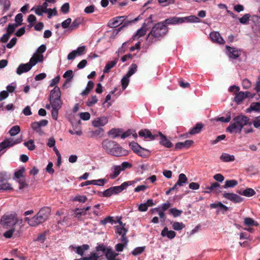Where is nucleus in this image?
I'll use <instances>...</instances> for the list:
<instances>
[{
  "label": "nucleus",
  "instance_id": "nucleus-1",
  "mask_svg": "<svg viewBox=\"0 0 260 260\" xmlns=\"http://www.w3.org/2000/svg\"><path fill=\"white\" fill-rule=\"evenodd\" d=\"M102 145L106 152L112 156L121 157L128 154V150L123 148L115 141L105 139L103 141Z\"/></svg>",
  "mask_w": 260,
  "mask_h": 260
},
{
  "label": "nucleus",
  "instance_id": "nucleus-2",
  "mask_svg": "<svg viewBox=\"0 0 260 260\" xmlns=\"http://www.w3.org/2000/svg\"><path fill=\"white\" fill-rule=\"evenodd\" d=\"M168 31V27L162 22H159L154 25L148 34L146 40L149 43L152 44L165 37Z\"/></svg>",
  "mask_w": 260,
  "mask_h": 260
},
{
  "label": "nucleus",
  "instance_id": "nucleus-3",
  "mask_svg": "<svg viewBox=\"0 0 260 260\" xmlns=\"http://www.w3.org/2000/svg\"><path fill=\"white\" fill-rule=\"evenodd\" d=\"M233 120L234 122L231 123L226 129V131L231 134L235 131L241 133L244 126H250L252 124V122H249V118L242 114L234 117Z\"/></svg>",
  "mask_w": 260,
  "mask_h": 260
},
{
  "label": "nucleus",
  "instance_id": "nucleus-4",
  "mask_svg": "<svg viewBox=\"0 0 260 260\" xmlns=\"http://www.w3.org/2000/svg\"><path fill=\"white\" fill-rule=\"evenodd\" d=\"M136 182L134 181H128L124 182L119 186H112L106 189L104 191H98L97 194L100 197L108 198L113 194H117L122 192L126 188L133 185Z\"/></svg>",
  "mask_w": 260,
  "mask_h": 260
},
{
  "label": "nucleus",
  "instance_id": "nucleus-5",
  "mask_svg": "<svg viewBox=\"0 0 260 260\" xmlns=\"http://www.w3.org/2000/svg\"><path fill=\"white\" fill-rule=\"evenodd\" d=\"M95 249L97 252L102 251L105 254L107 260H120L116 259L118 253L113 251L112 248L110 246H108L103 243H98Z\"/></svg>",
  "mask_w": 260,
  "mask_h": 260
},
{
  "label": "nucleus",
  "instance_id": "nucleus-6",
  "mask_svg": "<svg viewBox=\"0 0 260 260\" xmlns=\"http://www.w3.org/2000/svg\"><path fill=\"white\" fill-rule=\"evenodd\" d=\"M22 141L21 137L17 139L12 138H6L2 142L0 143V153L4 154L6 150L15 145L19 144Z\"/></svg>",
  "mask_w": 260,
  "mask_h": 260
},
{
  "label": "nucleus",
  "instance_id": "nucleus-7",
  "mask_svg": "<svg viewBox=\"0 0 260 260\" xmlns=\"http://www.w3.org/2000/svg\"><path fill=\"white\" fill-rule=\"evenodd\" d=\"M17 215L15 213L5 214L1 218L0 224L4 228L13 227L17 223Z\"/></svg>",
  "mask_w": 260,
  "mask_h": 260
},
{
  "label": "nucleus",
  "instance_id": "nucleus-8",
  "mask_svg": "<svg viewBox=\"0 0 260 260\" xmlns=\"http://www.w3.org/2000/svg\"><path fill=\"white\" fill-rule=\"evenodd\" d=\"M242 52V49L240 48L229 46H226L225 47V53L230 61L233 62L234 60H237L241 61L239 57L241 56Z\"/></svg>",
  "mask_w": 260,
  "mask_h": 260
},
{
  "label": "nucleus",
  "instance_id": "nucleus-9",
  "mask_svg": "<svg viewBox=\"0 0 260 260\" xmlns=\"http://www.w3.org/2000/svg\"><path fill=\"white\" fill-rule=\"evenodd\" d=\"M49 100L50 104H62L61 100V91L58 86H55L50 91Z\"/></svg>",
  "mask_w": 260,
  "mask_h": 260
},
{
  "label": "nucleus",
  "instance_id": "nucleus-10",
  "mask_svg": "<svg viewBox=\"0 0 260 260\" xmlns=\"http://www.w3.org/2000/svg\"><path fill=\"white\" fill-rule=\"evenodd\" d=\"M48 3L45 2L41 5H38L32 7L30 11H34L38 16H42L43 14L51 11V8H48Z\"/></svg>",
  "mask_w": 260,
  "mask_h": 260
},
{
  "label": "nucleus",
  "instance_id": "nucleus-11",
  "mask_svg": "<svg viewBox=\"0 0 260 260\" xmlns=\"http://www.w3.org/2000/svg\"><path fill=\"white\" fill-rule=\"evenodd\" d=\"M25 220L27 221L28 224L31 226H35L46 220L44 217L39 212L30 219L26 217Z\"/></svg>",
  "mask_w": 260,
  "mask_h": 260
},
{
  "label": "nucleus",
  "instance_id": "nucleus-12",
  "mask_svg": "<svg viewBox=\"0 0 260 260\" xmlns=\"http://www.w3.org/2000/svg\"><path fill=\"white\" fill-rule=\"evenodd\" d=\"M127 18L125 16H121L115 17L112 19L110 20L107 24V26L111 28H115L121 25L123 22L124 20H125Z\"/></svg>",
  "mask_w": 260,
  "mask_h": 260
},
{
  "label": "nucleus",
  "instance_id": "nucleus-13",
  "mask_svg": "<svg viewBox=\"0 0 260 260\" xmlns=\"http://www.w3.org/2000/svg\"><path fill=\"white\" fill-rule=\"evenodd\" d=\"M222 196L224 198L234 203H239L243 201L242 197L234 193L224 192Z\"/></svg>",
  "mask_w": 260,
  "mask_h": 260
},
{
  "label": "nucleus",
  "instance_id": "nucleus-14",
  "mask_svg": "<svg viewBox=\"0 0 260 260\" xmlns=\"http://www.w3.org/2000/svg\"><path fill=\"white\" fill-rule=\"evenodd\" d=\"M210 207L212 209L216 208V213L217 214L219 212H221L222 214H224L229 209L228 206L222 204L221 202L212 203L210 205Z\"/></svg>",
  "mask_w": 260,
  "mask_h": 260
},
{
  "label": "nucleus",
  "instance_id": "nucleus-15",
  "mask_svg": "<svg viewBox=\"0 0 260 260\" xmlns=\"http://www.w3.org/2000/svg\"><path fill=\"white\" fill-rule=\"evenodd\" d=\"M162 22L165 25H176L184 23V20L182 17H177L176 16L171 17L166 19Z\"/></svg>",
  "mask_w": 260,
  "mask_h": 260
},
{
  "label": "nucleus",
  "instance_id": "nucleus-16",
  "mask_svg": "<svg viewBox=\"0 0 260 260\" xmlns=\"http://www.w3.org/2000/svg\"><path fill=\"white\" fill-rule=\"evenodd\" d=\"M158 136L160 137L159 144L167 148H170L173 146L171 141L167 138V137L162 134L161 132H159Z\"/></svg>",
  "mask_w": 260,
  "mask_h": 260
},
{
  "label": "nucleus",
  "instance_id": "nucleus-17",
  "mask_svg": "<svg viewBox=\"0 0 260 260\" xmlns=\"http://www.w3.org/2000/svg\"><path fill=\"white\" fill-rule=\"evenodd\" d=\"M108 122V118L106 116H101L94 119L92 122V125L96 127L104 126Z\"/></svg>",
  "mask_w": 260,
  "mask_h": 260
},
{
  "label": "nucleus",
  "instance_id": "nucleus-18",
  "mask_svg": "<svg viewBox=\"0 0 260 260\" xmlns=\"http://www.w3.org/2000/svg\"><path fill=\"white\" fill-rule=\"evenodd\" d=\"M138 134L140 137H143L144 139H149L150 140H154L158 137V134L153 135L147 129H141L139 132Z\"/></svg>",
  "mask_w": 260,
  "mask_h": 260
},
{
  "label": "nucleus",
  "instance_id": "nucleus-19",
  "mask_svg": "<svg viewBox=\"0 0 260 260\" xmlns=\"http://www.w3.org/2000/svg\"><path fill=\"white\" fill-rule=\"evenodd\" d=\"M193 143V141L191 140H187L184 142H178L175 145L174 150H178L183 148H189Z\"/></svg>",
  "mask_w": 260,
  "mask_h": 260
},
{
  "label": "nucleus",
  "instance_id": "nucleus-20",
  "mask_svg": "<svg viewBox=\"0 0 260 260\" xmlns=\"http://www.w3.org/2000/svg\"><path fill=\"white\" fill-rule=\"evenodd\" d=\"M209 36L211 40L215 43L220 44H222L224 43V39L221 37L218 31L211 32Z\"/></svg>",
  "mask_w": 260,
  "mask_h": 260
},
{
  "label": "nucleus",
  "instance_id": "nucleus-21",
  "mask_svg": "<svg viewBox=\"0 0 260 260\" xmlns=\"http://www.w3.org/2000/svg\"><path fill=\"white\" fill-rule=\"evenodd\" d=\"M160 235L162 237H166L170 239H173L176 237V233L174 231L169 230L168 228L166 226L161 231Z\"/></svg>",
  "mask_w": 260,
  "mask_h": 260
},
{
  "label": "nucleus",
  "instance_id": "nucleus-22",
  "mask_svg": "<svg viewBox=\"0 0 260 260\" xmlns=\"http://www.w3.org/2000/svg\"><path fill=\"white\" fill-rule=\"evenodd\" d=\"M52 107L51 116L54 120L58 118V111L61 108L62 104H51Z\"/></svg>",
  "mask_w": 260,
  "mask_h": 260
},
{
  "label": "nucleus",
  "instance_id": "nucleus-23",
  "mask_svg": "<svg viewBox=\"0 0 260 260\" xmlns=\"http://www.w3.org/2000/svg\"><path fill=\"white\" fill-rule=\"evenodd\" d=\"M119 165H114L111 168V173L110 174V178L112 179L116 178L119 176L121 172Z\"/></svg>",
  "mask_w": 260,
  "mask_h": 260
},
{
  "label": "nucleus",
  "instance_id": "nucleus-24",
  "mask_svg": "<svg viewBox=\"0 0 260 260\" xmlns=\"http://www.w3.org/2000/svg\"><path fill=\"white\" fill-rule=\"evenodd\" d=\"M31 69L28 66L27 63H21L16 70V73L20 75L24 73H26L30 71Z\"/></svg>",
  "mask_w": 260,
  "mask_h": 260
},
{
  "label": "nucleus",
  "instance_id": "nucleus-25",
  "mask_svg": "<svg viewBox=\"0 0 260 260\" xmlns=\"http://www.w3.org/2000/svg\"><path fill=\"white\" fill-rule=\"evenodd\" d=\"M237 193L246 197H252L256 193L254 190L251 188H246L243 190H238L237 191Z\"/></svg>",
  "mask_w": 260,
  "mask_h": 260
},
{
  "label": "nucleus",
  "instance_id": "nucleus-26",
  "mask_svg": "<svg viewBox=\"0 0 260 260\" xmlns=\"http://www.w3.org/2000/svg\"><path fill=\"white\" fill-rule=\"evenodd\" d=\"M122 133V129L119 128H113L110 129L108 135L111 137L113 139H115L117 137H120V134Z\"/></svg>",
  "mask_w": 260,
  "mask_h": 260
},
{
  "label": "nucleus",
  "instance_id": "nucleus-27",
  "mask_svg": "<svg viewBox=\"0 0 260 260\" xmlns=\"http://www.w3.org/2000/svg\"><path fill=\"white\" fill-rule=\"evenodd\" d=\"M76 249V253L78 254L83 256L84 254L85 251L88 250L89 249V246L88 244H84L81 246L75 247Z\"/></svg>",
  "mask_w": 260,
  "mask_h": 260
},
{
  "label": "nucleus",
  "instance_id": "nucleus-28",
  "mask_svg": "<svg viewBox=\"0 0 260 260\" xmlns=\"http://www.w3.org/2000/svg\"><path fill=\"white\" fill-rule=\"evenodd\" d=\"M146 30H147L142 26L140 28L138 29L137 31L133 35L131 39L135 40L144 36L146 32Z\"/></svg>",
  "mask_w": 260,
  "mask_h": 260
},
{
  "label": "nucleus",
  "instance_id": "nucleus-29",
  "mask_svg": "<svg viewBox=\"0 0 260 260\" xmlns=\"http://www.w3.org/2000/svg\"><path fill=\"white\" fill-rule=\"evenodd\" d=\"M187 182V178L186 175L183 173H181L179 174L178 179L175 184L177 186H183L184 184H186Z\"/></svg>",
  "mask_w": 260,
  "mask_h": 260
},
{
  "label": "nucleus",
  "instance_id": "nucleus-30",
  "mask_svg": "<svg viewBox=\"0 0 260 260\" xmlns=\"http://www.w3.org/2000/svg\"><path fill=\"white\" fill-rule=\"evenodd\" d=\"M183 19L184 22L189 23H200L201 22V19L195 15H190L189 16L182 17Z\"/></svg>",
  "mask_w": 260,
  "mask_h": 260
},
{
  "label": "nucleus",
  "instance_id": "nucleus-31",
  "mask_svg": "<svg viewBox=\"0 0 260 260\" xmlns=\"http://www.w3.org/2000/svg\"><path fill=\"white\" fill-rule=\"evenodd\" d=\"M138 155L143 158L148 157L150 155V151L147 149L143 148L141 146L140 148L136 152Z\"/></svg>",
  "mask_w": 260,
  "mask_h": 260
},
{
  "label": "nucleus",
  "instance_id": "nucleus-32",
  "mask_svg": "<svg viewBox=\"0 0 260 260\" xmlns=\"http://www.w3.org/2000/svg\"><path fill=\"white\" fill-rule=\"evenodd\" d=\"M13 234H14L15 237L19 236V233L18 231H17L16 233H15V230L14 228H12L10 230L6 231L4 233L3 236L6 238L9 239L12 237Z\"/></svg>",
  "mask_w": 260,
  "mask_h": 260
},
{
  "label": "nucleus",
  "instance_id": "nucleus-33",
  "mask_svg": "<svg viewBox=\"0 0 260 260\" xmlns=\"http://www.w3.org/2000/svg\"><path fill=\"white\" fill-rule=\"evenodd\" d=\"M118 58H115L114 60L108 61L103 70L104 73H107L109 72L110 70L113 68L117 63Z\"/></svg>",
  "mask_w": 260,
  "mask_h": 260
},
{
  "label": "nucleus",
  "instance_id": "nucleus-34",
  "mask_svg": "<svg viewBox=\"0 0 260 260\" xmlns=\"http://www.w3.org/2000/svg\"><path fill=\"white\" fill-rule=\"evenodd\" d=\"M220 159L223 162H232L235 160V156L226 153H222Z\"/></svg>",
  "mask_w": 260,
  "mask_h": 260
},
{
  "label": "nucleus",
  "instance_id": "nucleus-35",
  "mask_svg": "<svg viewBox=\"0 0 260 260\" xmlns=\"http://www.w3.org/2000/svg\"><path fill=\"white\" fill-rule=\"evenodd\" d=\"M203 127V124H202L201 123H197L194 126H193L190 129L189 133L190 135H195L199 134L201 131Z\"/></svg>",
  "mask_w": 260,
  "mask_h": 260
},
{
  "label": "nucleus",
  "instance_id": "nucleus-36",
  "mask_svg": "<svg viewBox=\"0 0 260 260\" xmlns=\"http://www.w3.org/2000/svg\"><path fill=\"white\" fill-rule=\"evenodd\" d=\"M238 181L236 180H226L225 181L224 185L222 186V188L228 189L229 188H233L238 184Z\"/></svg>",
  "mask_w": 260,
  "mask_h": 260
},
{
  "label": "nucleus",
  "instance_id": "nucleus-37",
  "mask_svg": "<svg viewBox=\"0 0 260 260\" xmlns=\"http://www.w3.org/2000/svg\"><path fill=\"white\" fill-rule=\"evenodd\" d=\"M82 19L81 18H77L71 22L70 26V30L72 31L77 28L79 25L82 23Z\"/></svg>",
  "mask_w": 260,
  "mask_h": 260
},
{
  "label": "nucleus",
  "instance_id": "nucleus-38",
  "mask_svg": "<svg viewBox=\"0 0 260 260\" xmlns=\"http://www.w3.org/2000/svg\"><path fill=\"white\" fill-rule=\"evenodd\" d=\"M94 86V83L93 81L89 80L87 84L85 89L81 93L82 96L87 95L89 92L92 90Z\"/></svg>",
  "mask_w": 260,
  "mask_h": 260
},
{
  "label": "nucleus",
  "instance_id": "nucleus-39",
  "mask_svg": "<svg viewBox=\"0 0 260 260\" xmlns=\"http://www.w3.org/2000/svg\"><path fill=\"white\" fill-rule=\"evenodd\" d=\"M110 223L111 224L113 225L114 224H116V221L113 219V217L111 216H108L106 217H105L103 220H101L100 221V224L102 225H106L107 223Z\"/></svg>",
  "mask_w": 260,
  "mask_h": 260
},
{
  "label": "nucleus",
  "instance_id": "nucleus-40",
  "mask_svg": "<svg viewBox=\"0 0 260 260\" xmlns=\"http://www.w3.org/2000/svg\"><path fill=\"white\" fill-rule=\"evenodd\" d=\"M252 111H260V103L256 102L252 103L250 107L247 109V112H251Z\"/></svg>",
  "mask_w": 260,
  "mask_h": 260
},
{
  "label": "nucleus",
  "instance_id": "nucleus-41",
  "mask_svg": "<svg viewBox=\"0 0 260 260\" xmlns=\"http://www.w3.org/2000/svg\"><path fill=\"white\" fill-rule=\"evenodd\" d=\"M38 212L42 215L45 219L47 220L50 214L51 209L49 207H44L41 208Z\"/></svg>",
  "mask_w": 260,
  "mask_h": 260
},
{
  "label": "nucleus",
  "instance_id": "nucleus-42",
  "mask_svg": "<svg viewBox=\"0 0 260 260\" xmlns=\"http://www.w3.org/2000/svg\"><path fill=\"white\" fill-rule=\"evenodd\" d=\"M25 171V169L24 167H20L18 170H16L14 173V179H17L23 177H25L23 175V173Z\"/></svg>",
  "mask_w": 260,
  "mask_h": 260
},
{
  "label": "nucleus",
  "instance_id": "nucleus-43",
  "mask_svg": "<svg viewBox=\"0 0 260 260\" xmlns=\"http://www.w3.org/2000/svg\"><path fill=\"white\" fill-rule=\"evenodd\" d=\"M245 99V95H244V92L240 91L234 97V101L238 104H239Z\"/></svg>",
  "mask_w": 260,
  "mask_h": 260
},
{
  "label": "nucleus",
  "instance_id": "nucleus-44",
  "mask_svg": "<svg viewBox=\"0 0 260 260\" xmlns=\"http://www.w3.org/2000/svg\"><path fill=\"white\" fill-rule=\"evenodd\" d=\"M244 224L247 226H257L258 223L257 221H254L252 218L245 217L244 219Z\"/></svg>",
  "mask_w": 260,
  "mask_h": 260
},
{
  "label": "nucleus",
  "instance_id": "nucleus-45",
  "mask_svg": "<svg viewBox=\"0 0 260 260\" xmlns=\"http://www.w3.org/2000/svg\"><path fill=\"white\" fill-rule=\"evenodd\" d=\"M231 119V115L230 112H228L226 114V117H217L215 118V120L216 121H218V122L219 121V122H224V123L229 122L230 121Z\"/></svg>",
  "mask_w": 260,
  "mask_h": 260
},
{
  "label": "nucleus",
  "instance_id": "nucleus-46",
  "mask_svg": "<svg viewBox=\"0 0 260 260\" xmlns=\"http://www.w3.org/2000/svg\"><path fill=\"white\" fill-rule=\"evenodd\" d=\"M20 132V127L19 125L12 126L9 131V134L11 136H15Z\"/></svg>",
  "mask_w": 260,
  "mask_h": 260
},
{
  "label": "nucleus",
  "instance_id": "nucleus-47",
  "mask_svg": "<svg viewBox=\"0 0 260 260\" xmlns=\"http://www.w3.org/2000/svg\"><path fill=\"white\" fill-rule=\"evenodd\" d=\"M137 71V66L135 63L132 64L129 69L128 71H127V73L126 74V75L128 76V77H130L132 76L133 74H134Z\"/></svg>",
  "mask_w": 260,
  "mask_h": 260
},
{
  "label": "nucleus",
  "instance_id": "nucleus-48",
  "mask_svg": "<svg viewBox=\"0 0 260 260\" xmlns=\"http://www.w3.org/2000/svg\"><path fill=\"white\" fill-rule=\"evenodd\" d=\"M129 78L127 75H124L121 80V84L123 90H125L129 83Z\"/></svg>",
  "mask_w": 260,
  "mask_h": 260
},
{
  "label": "nucleus",
  "instance_id": "nucleus-49",
  "mask_svg": "<svg viewBox=\"0 0 260 260\" xmlns=\"http://www.w3.org/2000/svg\"><path fill=\"white\" fill-rule=\"evenodd\" d=\"M23 145L27 148L30 151H32L35 149L36 146L34 143V141L32 139L29 140L27 142H25Z\"/></svg>",
  "mask_w": 260,
  "mask_h": 260
},
{
  "label": "nucleus",
  "instance_id": "nucleus-50",
  "mask_svg": "<svg viewBox=\"0 0 260 260\" xmlns=\"http://www.w3.org/2000/svg\"><path fill=\"white\" fill-rule=\"evenodd\" d=\"M11 2L10 0H4L0 5L3 6V13L6 12L9 10L11 7Z\"/></svg>",
  "mask_w": 260,
  "mask_h": 260
},
{
  "label": "nucleus",
  "instance_id": "nucleus-51",
  "mask_svg": "<svg viewBox=\"0 0 260 260\" xmlns=\"http://www.w3.org/2000/svg\"><path fill=\"white\" fill-rule=\"evenodd\" d=\"M173 229L175 231H180L185 228V224L183 222H172Z\"/></svg>",
  "mask_w": 260,
  "mask_h": 260
},
{
  "label": "nucleus",
  "instance_id": "nucleus-52",
  "mask_svg": "<svg viewBox=\"0 0 260 260\" xmlns=\"http://www.w3.org/2000/svg\"><path fill=\"white\" fill-rule=\"evenodd\" d=\"M91 184L102 186L107 183V180L105 178L97 180H92Z\"/></svg>",
  "mask_w": 260,
  "mask_h": 260
},
{
  "label": "nucleus",
  "instance_id": "nucleus-53",
  "mask_svg": "<svg viewBox=\"0 0 260 260\" xmlns=\"http://www.w3.org/2000/svg\"><path fill=\"white\" fill-rule=\"evenodd\" d=\"M152 16V15H150L148 18L145 19L144 23L142 25L146 30L150 27L151 25L153 23Z\"/></svg>",
  "mask_w": 260,
  "mask_h": 260
},
{
  "label": "nucleus",
  "instance_id": "nucleus-54",
  "mask_svg": "<svg viewBox=\"0 0 260 260\" xmlns=\"http://www.w3.org/2000/svg\"><path fill=\"white\" fill-rule=\"evenodd\" d=\"M63 78L66 79L67 81H71L72 79L73 78V72L71 70H69L67 71L62 76Z\"/></svg>",
  "mask_w": 260,
  "mask_h": 260
},
{
  "label": "nucleus",
  "instance_id": "nucleus-55",
  "mask_svg": "<svg viewBox=\"0 0 260 260\" xmlns=\"http://www.w3.org/2000/svg\"><path fill=\"white\" fill-rule=\"evenodd\" d=\"M75 51V53L77 56H81L84 54L86 52V46L84 45L78 47L76 50H74Z\"/></svg>",
  "mask_w": 260,
  "mask_h": 260
},
{
  "label": "nucleus",
  "instance_id": "nucleus-56",
  "mask_svg": "<svg viewBox=\"0 0 260 260\" xmlns=\"http://www.w3.org/2000/svg\"><path fill=\"white\" fill-rule=\"evenodd\" d=\"M250 16L249 14H245L243 17L239 19V21L242 24H247L248 23Z\"/></svg>",
  "mask_w": 260,
  "mask_h": 260
},
{
  "label": "nucleus",
  "instance_id": "nucleus-57",
  "mask_svg": "<svg viewBox=\"0 0 260 260\" xmlns=\"http://www.w3.org/2000/svg\"><path fill=\"white\" fill-rule=\"evenodd\" d=\"M145 249V246L137 247L132 251V254L134 256L138 255L141 254L144 251Z\"/></svg>",
  "mask_w": 260,
  "mask_h": 260
},
{
  "label": "nucleus",
  "instance_id": "nucleus-58",
  "mask_svg": "<svg viewBox=\"0 0 260 260\" xmlns=\"http://www.w3.org/2000/svg\"><path fill=\"white\" fill-rule=\"evenodd\" d=\"M17 181L19 184V189L20 190L23 189L24 188L28 186V184L25 182V178L23 177L20 179H17Z\"/></svg>",
  "mask_w": 260,
  "mask_h": 260
},
{
  "label": "nucleus",
  "instance_id": "nucleus-59",
  "mask_svg": "<svg viewBox=\"0 0 260 260\" xmlns=\"http://www.w3.org/2000/svg\"><path fill=\"white\" fill-rule=\"evenodd\" d=\"M129 146L135 153L141 147V146L138 143L134 141L130 142Z\"/></svg>",
  "mask_w": 260,
  "mask_h": 260
},
{
  "label": "nucleus",
  "instance_id": "nucleus-60",
  "mask_svg": "<svg viewBox=\"0 0 260 260\" xmlns=\"http://www.w3.org/2000/svg\"><path fill=\"white\" fill-rule=\"evenodd\" d=\"M98 99L96 95H92L90 99H88L86 103V106L88 107H92L96 103Z\"/></svg>",
  "mask_w": 260,
  "mask_h": 260
},
{
  "label": "nucleus",
  "instance_id": "nucleus-61",
  "mask_svg": "<svg viewBox=\"0 0 260 260\" xmlns=\"http://www.w3.org/2000/svg\"><path fill=\"white\" fill-rule=\"evenodd\" d=\"M170 213L174 217H177L180 216L182 213V211L177 209L176 208H171L170 210Z\"/></svg>",
  "mask_w": 260,
  "mask_h": 260
},
{
  "label": "nucleus",
  "instance_id": "nucleus-62",
  "mask_svg": "<svg viewBox=\"0 0 260 260\" xmlns=\"http://www.w3.org/2000/svg\"><path fill=\"white\" fill-rule=\"evenodd\" d=\"M75 216L78 218H79L82 215H85L86 213H85L82 208H76L74 210Z\"/></svg>",
  "mask_w": 260,
  "mask_h": 260
},
{
  "label": "nucleus",
  "instance_id": "nucleus-63",
  "mask_svg": "<svg viewBox=\"0 0 260 260\" xmlns=\"http://www.w3.org/2000/svg\"><path fill=\"white\" fill-rule=\"evenodd\" d=\"M72 22V19L70 18H68L65 20L63 21L61 23V26L63 28H68L70 29V26L71 25Z\"/></svg>",
  "mask_w": 260,
  "mask_h": 260
},
{
  "label": "nucleus",
  "instance_id": "nucleus-64",
  "mask_svg": "<svg viewBox=\"0 0 260 260\" xmlns=\"http://www.w3.org/2000/svg\"><path fill=\"white\" fill-rule=\"evenodd\" d=\"M98 252H91L89 256H86L87 260H99L100 256L98 253Z\"/></svg>",
  "mask_w": 260,
  "mask_h": 260
}]
</instances>
